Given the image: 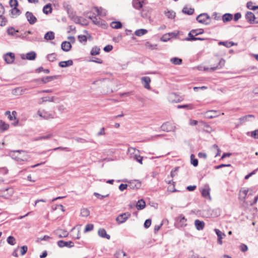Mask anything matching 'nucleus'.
Instances as JSON below:
<instances>
[{"label": "nucleus", "instance_id": "obj_28", "mask_svg": "<svg viewBox=\"0 0 258 258\" xmlns=\"http://www.w3.org/2000/svg\"><path fill=\"white\" fill-rule=\"evenodd\" d=\"M182 12L185 14L191 15L194 14L195 10L191 8L184 7L182 9Z\"/></svg>", "mask_w": 258, "mask_h": 258}, {"label": "nucleus", "instance_id": "obj_42", "mask_svg": "<svg viewBox=\"0 0 258 258\" xmlns=\"http://www.w3.org/2000/svg\"><path fill=\"white\" fill-rule=\"evenodd\" d=\"M17 32H18V31L16 30L13 27H10L7 29V33L9 35L14 36Z\"/></svg>", "mask_w": 258, "mask_h": 258}, {"label": "nucleus", "instance_id": "obj_54", "mask_svg": "<svg viewBox=\"0 0 258 258\" xmlns=\"http://www.w3.org/2000/svg\"><path fill=\"white\" fill-rule=\"evenodd\" d=\"M11 13L12 15H19L20 14V11L18 9H17V7L13 8L11 10Z\"/></svg>", "mask_w": 258, "mask_h": 258}, {"label": "nucleus", "instance_id": "obj_40", "mask_svg": "<svg viewBox=\"0 0 258 258\" xmlns=\"http://www.w3.org/2000/svg\"><path fill=\"white\" fill-rule=\"evenodd\" d=\"M90 215V211L88 209L83 208L81 210V215L84 217H87Z\"/></svg>", "mask_w": 258, "mask_h": 258}, {"label": "nucleus", "instance_id": "obj_12", "mask_svg": "<svg viewBox=\"0 0 258 258\" xmlns=\"http://www.w3.org/2000/svg\"><path fill=\"white\" fill-rule=\"evenodd\" d=\"M22 152L24 153V152H25V151H23V150L12 151L11 153H10V156H11V157L13 159H16V160H17L18 161H25V160H27V158L26 157H25L24 158H21L18 157V156H16L15 154L16 153H21Z\"/></svg>", "mask_w": 258, "mask_h": 258}, {"label": "nucleus", "instance_id": "obj_33", "mask_svg": "<svg viewBox=\"0 0 258 258\" xmlns=\"http://www.w3.org/2000/svg\"><path fill=\"white\" fill-rule=\"evenodd\" d=\"M36 54L34 51H31L26 54V58L28 60H34L36 58Z\"/></svg>", "mask_w": 258, "mask_h": 258}, {"label": "nucleus", "instance_id": "obj_36", "mask_svg": "<svg viewBox=\"0 0 258 258\" xmlns=\"http://www.w3.org/2000/svg\"><path fill=\"white\" fill-rule=\"evenodd\" d=\"M171 62L175 65H179L182 63V59L178 57H173L170 59Z\"/></svg>", "mask_w": 258, "mask_h": 258}, {"label": "nucleus", "instance_id": "obj_62", "mask_svg": "<svg viewBox=\"0 0 258 258\" xmlns=\"http://www.w3.org/2000/svg\"><path fill=\"white\" fill-rule=\"evenodd\" d=\"M230 166H231V165L230 164H220L219 165L215 166V169H220V168H223V167H230Z\"/></svg>", "mask_w": 258, "mask_h": 258}, {"label": "nucleus", "instance_id": "obj_27", "mask_svg": "<svg viewBox=\"0 0 258 258\" xmlns=\"http://www.w3.org/2000/svg\"><path fill=\"white\" fill-rule=\"evenodd\" d=\"M43 12L44 14L48 15L52 12L51 5L48 4L46 5L43 9Z\"/></svg>", "mask_w": 258, "mask_h": 258}, {"label": "nucleus", "instance_id": "obj_5", "mask_svg": "<svg viewBox=\"0 0 258 258\" xmlns=\"http://www.w3.org/2000/svg\"><path fill=\"white\" fill-rule=\"evenodd\" d=\"M131 216V213L126 212L119 215L116 218V221L120 224L125 222Z\"/></svg>", "mask_w": 258, "mask_h": 258}, {"label": "nucleus", "instance_id": "obj_22", "mask_svg": "<svg viewBox=\"0 0 258 258\" xmlns=\"http://www.w3.org/2000/svg\"><path fill=\"white\" fill-rule=\"evenodd\" d=\"M115 258H129V256L123 250H118L114 254Z\"/></svg>", "mask_w": 258, "mask_h": 258}, {"label": "nucleus", "instance_id": "obj_18", "mask_svg": "<svg viewBox=\"0 0 258 258\" xmlns=\"http://www.w3.org/2000/svg\"><path fill=\"white\" fill-rule=\"evenodd\" d=\"M205 186L207 187L202 190V195L205 198H209V199H211V197L210 195V188L208 185H206Z\"/></svg>", "mask_w": 258, "mask_h": 258}, {"label": "nucleus", "instance_id": "obj_29", "mask_svg": "<svg viewBox=\"0 0 258 258\" xmlns=\"http://www.w3.org/2000/svg\"><path fill=\"white\" fill-rule=\"evenodd\" d=\"M122 24L119 21L112 22L110 24V26L113 29H119L122 27Z\"/></svg>", "mask_w": 258, "mask_h": 258}, {"label": "nucleus", "instance_id": "obj_4", "mask_svg": "<svg viewBox=\"0 0 258 258\" xmlns=\"http://www.w3.org/2000/svg\"><path fill=\"white\" fill-rule=\"evenodd\" d=\"M196 20L200 23L209 25L210 24V17L208 14L202 13L197 16Z\"/></svg>", "mask_w": 258, "mask_h": 258}, {"label": "nucleus", "instance_id": "obj_55", "mask_svg": "<svg viewBox=\"0 0 258 258\" xmlns=\"http://www.w3.org/2000/svg\"><path fill=\"white\" fill-rule=\"evenodd\" d=\"M7 20L3 16L0 17V26H4L6 25Z\"/></svg>", "mask_w": 258, "mask_h": 258}, {"label": "nucleus", "instance_id": "obj_45", "mask_svg": "<svg viewBox=\"0 0 258 258\" xmlns=\"http://www.w3.org/2000/svg\"><path fill=\"white\" fill-rule=\"evenodd\" d=\"M100 53V48L98 47H93L91 51L92 55H98Z\"/></svg>", "mask_w": 258, "mask_h": 258}, {"label": "nucleus", "instance_id": "obj_24", "mask_svg": "<svg viewBox=\"0 0 258 258\" xmlns=\"http://www.w3.org/2000/svg\"><path fill=\"white\" fill-rule=\"evenodd\" d=\"M55 34L53 31H48L44 35V38L47 40H52L54 39Z\"/></svg>", "mask_w": 258, "mask_h": 258}, {"label": "nucleus", "instance_id": "obj_38", "mask_svg": "<svg viewBox=\"0 0 258 258\" xmlns=\"http://www.w3.org/2000/svg\"><path fill=\"white\" fill-rule=\"evenodd\" d=\"M246 134L248 136H250L254 139H258V130H254L251 132H248L246 133Z\"/></svg>", "mask_w": 258, "mask_h": 258}, {"label": "nucleus", "instance_id": "obj_7", "mask_svg": "<svg viewBox=\"0 0 258 258\" xmlns=\"http://www.w3.org/2000/svg\"><path fill=\"white\" fill-rule=\"evenodd\" d=\"M145 3L146 0H133L132 2L133 7L137 10L142 8Z\"/></svg>", "mask_w": 258, "mask_h": 258}, {"label": "nucleus", "instance_id": "obj_35", "mask_svg": "<svg viewBox=\"0 0 258 258\" xmlns=\"http://www.w3.org/2000/svg\"><path fill=\"white\" fill-rule=\"evenodd\" d=\"M147 33V30L146 29H140L137 30L135 32V34L137 36H141Z\"/></svg>", "mask_w": 258, "mask_h": 258}, {"label": "nucleus", "instance_id": "obj_64", "mask_svg": "<svg viewBox=\"0 0 258 258\" xmlns=\"http://www.w3.org/2000/svg\"><path fill=\"white\" fill-rule=\"evenodd\" d=\"M240 249L241 251L245 252L247 250L248 247L246 245L244 244H241L240 245Z\"/></svg>", "mask_w": 258, "mask_h": 258}, {"label": "nucleus", "instance_id": "obj_14", "mask_svg": "<svg viewBox=\"0 0 258 258\" xmlns=\"http://www.w3.org/2000/svg\"><path fill=\"white\" fill-rule=\"evenodd\" d=\"M128 186L131 189H139L141 186V182L138 180H133L130 182Z\"/></svg>", "mask_w": 258, "mask_h": 258}, {"label": "nucleus", "instance_id": "obj_44", "mask_svg": "<svg viewBox=\"0 0 258 258\" xmlns=\"http://www.w3.org/2000/svg\"><path fill=\"white\" fill-rule=\"evenodd\" d=\"M7 242L8 243L11 245H15V244L16 243V239L15 238L12 236H9L8 238H7Z\"/></svg>", "mask_w": 258, "mask_h": 258}, {"label": "nucleus", "instance_id": "obj_2", "mask_svg": "<svg viewBox=\"0 0 258 258\" xmlns=\"http://www.w3.org/2000/svg\"><path fill=\"white\" fill-rule=\"evenodd\" d=\"M17 114V112L16 111H13L11 113L10 111L8 110L5 112V115L7 116L10 120L13 121L12 124L14 126L19 123V119L16 117Z\"/></svg>", "mask_w": 258, "mask_h": 258}, {"label": "nucleus", "instance_id": "obj_56", "mask_svg": "<svg viewBox=\"0 0 258 258\" xmlns=\"http://www.w3.org/2000/svg\"><path fill=\"white\" fill-rule=\"evenodd\" d=\"M94 195L99 199H102L104 198L108 197L109 196V194H107L106 195H101L97 192H94Z\"/></svg>", "mask_w": 258, "mask_h": 258}, {"label": "nucleus", "instance_id": "obj_13", "mask_svg": "<svg viewBox=\"0 0 258 258\" xmlns=\"http://www.w3.org/2000/svg\"><path fill=\"white\" fill-rule=\"evenodd\" d=\"M4 59L7 63H12L15 60V55L12 52L7 53L4 55Z\"/></svg>", "mask_w": 258, "mask_h": 258}, {"label": "nucleus", "instance_id": "obj_52", "mask_svg": "<svg viewBox=\"0 0 258 258\" xmlns=\"http://www.w3.org/2000/svg\"><path fill=\"white\" fill-rule=\"evenodd\" d=\"M191 32H192L193 34H195V36H197L199 34H202L204 33V30L203 29H196V30H192Z\"/></svg>", "mask_w": 258, "mask_h": 258}, {"label": "nucleus", "instance_id": "obj_11", "mask_svg": "<svg viewBox=\"0 0 258 258\" xmlns=\"http://www.w3.org/2000/svg\"><path fill=\"white\" fill-rule=\"evenodd\" d=\"M141 80L145 88L148 90L150 89V83L151 81L149 77H142Z\"/></svg>", "mask_w": 258, "mask_h": 258}, {"label": "nucleus", "instance_id": "obj_47", "mask_svg": "<svg viewBox=\"0 0 258 258\" xmlns=\"http://www.w3.org/2000/svg\"><path fill=\"white\" fill-rule=\"evenodd\" d=\"M177 108H186L187 109H192L194 108L192 104L179 105Z\"/></svg>", "mask_w": 258, "mask_h": 258}, {"label": "nucleus", "instance_id": "obj_48", "mask_svg": "<svg viewBox=\"0 0 258 258\" xmlns=\"http://www.w3.org/2000/svg\"><path fill=\"white\" fill-rule=\"evenodd\" d=\"M191 31L188 33V37L186 38L185 39L187 41H195L197 40L196 37L192 34Z\"/></svg>", "mask_w": 258, "mask_h": 258}, {"label": "nucleus", "instance_id": "obj_19", "mask_svg": "<svg viewBox=\"0 0 258 258\" xmlns=\"http://www.w3.org/2000/svg\"><path fill=\"white\" fill-rule=\"evenodd\" d=\"M26 89H23L22 87H17L12 90V93L14 95H22Z\"/></svg>", "mask_w": 258, "mask_h": 258}, {"label": "nucleus", "instance_id": "obj_57", "mask_svg": "<svg viewBox=\"0 0 258 258\" xmlns=\"http://www.w3.org/2000/svg\"><path fill=\"white\" fill-rule=\"evenodd\" d=\"M60 231L61 232V233L58 235V236L59 238L66 237L68 236V232L67 231L63 230H60Z\"/></svg>", "mask_w": 258, "mask_h": 258}, {"label": "nucleus", "instance_id": "obj_58", "mask_svg": "<svg viewBox=\"0 0 258 258\" xmlns=\"http://www.w3.org/2000/svg\"><path fill=\"white\" fill-rule=\"evenodd\" d=\"M176 96L175 93H171L169 95V100L171 102H179L180 100L178 99L177 100H174L173 99L174 97H175Z\"/></svg>", "mask_w": 258, "mask_h": 258}, {"label": "nucleus", "instance_id": "obj_41", "mask_svg": "<svg viewBox=\"0 0 258 258\" xmlns=\"http://www.w3.org/2000/svg\"><path fill=\"white\" fill-rule=\"evenodd\" d=\"M240 195H244V196L243 197V199H245L246 196L248 197L250 195H251L250 193H249V190L245 189H240Z\"/></svg>", "mask_w": 258, "mask_h": 258}, {"label": "nucleus", "instance_id": "obj_10", "mask_svg": "<svg viewBox=\"0 0 258 258\" xmlns=\"http://www.w3.org/2000/svg\"><path fill=\"white\" fill-rule=\"evenodd\" d=\"M245 19L246 21L250 24H254V19H255V17L254 14L250 11H248L245 14Z\"/></svg>", "mask_w": 258, "mask_h": 258}, {"label": "nucleus", "instance_id": "obj_6", "mask_svg": "<svg viewBox=\"0 0 258 258\" xmlns=\"http://www.w3.org/2000/svg\"><path fill=\"white\" fill-rule=\"evenodd\" d=\"M176 223L175 224L177 227H183L186 225V219L185 217L182 215H180L176 218Z\"/></svg>", "mask_w": 258, "mask_h": 258}, {"label": "nucleus", "instance_id": "obj_15", "mask_svg": "<svg viewBox=\"0 0 258 258\" xmlns=\"http://www.w3.org/2000/svg\"><path fill=\"white\" fill-rule=\"evenodd\" d=\"M219 115V112L214 110H209L205 113V116L207 118H213L218 116Z\"/></svg>", "mask_w": 258, "mask_h": 258}, {"label": "nucleus", "instance_id": "obj_46", "mask_svg": "<svg viewBox=\"0 0 258 258\" xmlns=\"http://www.w3.org/2000/svg\"><path fill=\"white\" fill-rule=\"evenodd\" d=\"M10 127L9 124L6 123L2 120H0V129H8Z\"/></svg>", "mask_w": 258, "mask_h": 258}, {"label": "nucleus", "instance_id": "obj_16", "mask_svg": "<svg viewBox=\"0 0 258 258\" xmlns=\"http://www.w3.org/2000/svg\"><path fill=\"white\" fill-rule=\"evenodd\" d=\"M214 231L218 236L217 242L218 244L221 245L222 244V239L225 237L226 235L218 229H215Z\"/></svg>", "mask_w": 258, "mask_h": 258}, {"label": "nucleus", "instance_id": "obj_59", "mask_svg": "<svg viewBox=\"0 0 258 258\" xmlns=\"http://www.w3.org/2000/svg\"><path fill=\"white\" fill-rule=\"evenodd\" d=\"M151 224V220L150 219H148L146 220L144 222V226L145 228H148Z\"/></svg>", "mask_w": 258, "mask_h": 258}, {"label": "nucleus", "instance_id": "obj_23", "mask_svg": "<svg viewBox=\"0 0 258 258\" xmlns=\"http://www.w3.org/2000/svg\"><path fill=\"white\" fill-rule=\"evenodd\" d=\"M73 64V61L72 60L70 59L67 61H61L58 63V65L61 68H66L67 67L71 66Z\"/></svg>", "mask_w": 258, "mask_h": 258}, {"label": "nucleus", "instance_id": "obj_53", "mask_svg": "<svg viewBox=\"0 0 258 258\" xmlns=\"http://www.w3.org/2000/svg\"><path fill=\"white\" fill-rule=\"evenodd\" d=\"M78 39L80 42H86L87 40V36L84 35H79L78 36Z\"/></svg>", "mask_w": 258, "mask_h": 258}, {"label": "nucleus", "instance_id": "obj_26", "mask_svg": "<svg viewBox=\"0 0 258 258\" xmlns=\"http://www.w3.org/2000/svg\"><path fill=\"white\" fill-rule=\"evenodd\" d=\"M146 206V203L143 199H141L138 201L136 205V207L138 210H141L145 208Z\"/></svg>", "mask_w": 258, "mask_h": 258}, {"label": "nucleus", "instance_id": "obj_20", "mask_svg": "<svg viewBox=\"0 0 258 258\" xmlns=\"http://www.w3.org/2000/svg\"><path fill=\"white\" fill-rule=\"evenodd\" d=\"M195 225L196 229L199 231L202 230L205 227L204 222L198 219L195 220Z\"/></svg>", "mask_w": 258, "mask_h": 258}, {"label": "nucleus", "instance_id": "obj_21", "mask_svg": "<svg viewBox=\"0 0 258 258\" xmlns=\"http://www.w3.org/2000/svg\"><path fill=\"white\" fill-rule=\"evenodd\" d=\"M98 234L99 236L105 238L107 239H110V236L107 234L106 230L103 228H100L98 230Z\"/></svg>", "mask_w": 258, "mask_h": 258}, {"label": "nucleus", "instance_id": "obj_61", "mask_svg": "<svg viewBox=\"0 0 258 258\" xmlns=\"http://www.w3.org/2000/svg\"><path fill=\"white\" fill-rule=\"evenodd\" d=\"M53 79V77L52 76H47L45 78H43L42 79V81L44 83H46L51 81Z\"/></svg>", "mask_w": 258, "mask_h": 258}, {"label": "nucleus", "instance_id": "obj_51", "mask_svg": "<svg viewBox=\"0 0 258 258\" xmlns=\"http://www.w3.org/2000/svg\"><path fill=\"white\" fill-rule=\"evenodd\" d=\"M9 4L11 7L16 8L18 6V3L17 0H10Z\"/></svg>", "mask_w": 258, "mask_h": 258}, {"label": "nucleus", "instance_id": "obj_30", "mask_svg": "<svg viewBox=\"0 0 258 258\" xmlns=\"http://www.w3.org/2000/svg\"><path fill=\"white\" fill-rule=\"evenodd\" d=\"M219 45H224L225 46H226V47H230L234 45H235V44L232 42V41H220L218 43Z\"/></svg>", "mask_w": 258, "mask_h": 258}, {"label": "nucleus", "instance_id": "obj_43", "mask_svg": "<svg viewBox=\"0 0 258 258\" xmlns=\"http://www.w3.org/2000/svg\"><path fill=\"white\" fill-rule=\"evenodd\" d=\"M51 137H52V135L51 134H48V135H47L46 136H39L38 137H37V138L34 139V140L35 141H38V140H47V139H50Z\"/></svg>", "mask_w": 258, "mask_h": 258}, {"label": "nucleus", "instance_id": "obj_8", "mask_svg": "<svg viewBox=\"0 0 258 258\" xmlns=\"http://www.w3.org/2000/svg\"><path fill=\"white\" fill-rule=\"evenodd\" d=\"M57 244L59 247H67L71 248L74 246V243L72 241H65L62 240L57 241Z\"/></svg>", "mask_w": 258, "mask_h": 258}, {"label": "nucleus", "instance_id": "obj_32", "mask_svg": "<svg viewBox=\"0 0 258 258\" xmlns=\"http://www.w3.org/2000/svg\"><path fill=\"white\" fill-rule=\"evenodd\" d=\"M250 117L254 118V116L253 115L249 114V115H245L244 116H242V117L239 118V120L240 123L241 124H242V123L245 122L246 121H247L248 120V118H250Z\"/></svg>", "mask_w": 258, "mask_h": 258}, {"label": "nucleus", "instance_id": "obj_25", "mask_svg": "<svg viewBox=\"0 0 258 258\" xmlns=\"http://www.w3.org/2000/svg\"><path fill=\"white\" fill-rule=\"evenodd\" d=\"M233 19V15L230 13H226L223 15L222 17V21L224 23H227L231 21Z\"/></svg>", "mask_w": 258, "mask_h": 258}, {"label": "nucleus", "instance_id": "obj_17", "mask_svg": "<svg viewBox=\"0 0 258 258\" xmlns=\"http://www.w3.org/2000/svg\"><path fill=\"white\" fill-rule=\"evenodd\" d=\"M61 48L64 51L68 52L70 51L72 48L71 42L67 41L62 42L61 44Z\"/></svg>", "mask_w": 258, "mask_h": 258}, {"label": "nucleus", "instance_id": "obj_31", "mask_svg": "<svg viewBox=\"0 0 258 258\" xmlns=\"http://www.w3.org/2000/svg\"><path fill=\"white\" fill-rule=\"evenodd\" d=\"M42 101L44 102H55L57 100V98L54 96L51 97H43L41 98Z\"/></svg>", "mask_w": 258, "mask_h": 258}, {"label": "nucleus", "instance_id": "obj_50", "mask_svg": "<svg viewBox=\"0 0 258 258\" xmlns=\"http://www.w3.org/2000/svg\"><path fill=\"white\" fill-rule=\"evenodd\" d=\"M94 227V226L92 224H88L86 225L85 229H84V232H87L89 231H91L93 230Z\"/></svg>", "mask_w": 258, "mask_h": 258}, {"label": "nucleus", "instance_id": "obj_49", "mask_svg": "<svg viewBox=\"0 0 258 258\" xmlns=\"http://www.w3.org/2000/svg\"><path fill=\"white\" fill-rule=\"evenodd\" d=\"M247 8L251 10H255L256 8H258V6H253L252 3L251 2H248L246 4Z\"/></svg>", "mask_w": 258, "mask_h": 258}, {"label": "nucleus", "instance_id": "obj_39", "mask_svg": "<svg viewBox=\"0 0 258 258\" xmlns=\"http://www.w3.org/2000/svg\"><path fill=\"white\" fill-rule=\"evenodd\" d=\"M190 162L194 167H197L198 165V160L195 158L194 154L190 155Z\"/></svg>", "mask_w": 258, "mask_h": 258}, {"label": "nucleus", "instance_id": "obj_37", "mask_svg": "<svg viewBox=\"0 0 258 258\" xmlns=\"http://www.w3.org/2000/svg\"><path fill=\"white\" fill-rule=\"evenodd\" d=\"M57 54L55 53H52L47 55V59L51 62H53L56 59Z\"/></svg>", "mask_w": 258, "mask_h": 258}, {"label": "nucleus", "instance_id": "obj_60", "mask_svg": "<svg viewBox=\"0 0 258 258\" xmlns=\"http://www.w3.org/2000/svg\"><path fill=\"white\" fill-rule=\"evenodd\" d=\"M28 247L26 245H23L21 247V254L22 255H24L27 251Z\"/></svg>", "mask_w": 258, "mask_h": 258}, {"label": "nucleus", "instance_id": "obj_9", "mask_svg": "<svg viewBox=\"0 0 258 258\" xmlns=\"http://www.w3.org/2000/svg\"><path fill=\"white\" fill-rule=\"evenodd\" d=\"M25 16L27 19V21L31 25L35 24L37 21V18L31 12H27L25 14Z\"/></svg>", "mask_w": 258, "mask_h": 258}, {"label": "nucleus", "instance_id": "obj_34", "mask_svg": "<svg viewBox=\"0 0 258 258\" xmlns=\"http://www.w3.org/2000/svg\"><path fill=\"white\" fill-rule=\"evenodd\" d=\"M165 16L169 19H174L175 17V13L173 11H165Z\"/></svg>", "mask_w": 258, "mask_h": 258}, {"label": "nucleus", "instance_id": "obj_1", "mask_svg": "<svg viewBox=\"0 0 258 258\" xmlns=\"http://www.w3.org/2000/svg\"><path fill=\"white\" fill-rule=\"evenodd\" d=\"M37 114L42 119H50L56 118L57 115L54 111H47L42 108H40L37 112Z\"/></svg>", "mask_w": 258, "mask_h": 258}, {"label": "nucleus", "instance_id": "obj_63", "mask_svg": "<svg viewBox=\"0 0 258 258\" xmlns=\"http://www.w3.org/2000/svg\"><path fill=\"white\" fill-rule=\"evenodd\" d=\"M112 49L113 46L111 45H107L104 47L103 50L105 52H109L112 50Z\"/></svg>", "mask_w": 258, "mask_h": 258}, {"label": "nucleus", "instance_id": "obj_3", "mask_svg": "<svg viewBox=\"0 0 258 258\" xmlns=\"http://www.w3.org/2000/svg\"><path fill=\"white\" fill-rule=\"evenodd\" d=\"M217 60L218 61V63L216 66L212 67L210 68L204 67V71H209V70L210 71H214L217 70H219V69H222L224 67V66H225V62H226L225 60L223 58H218L217 59Z\"/></svg>", "mask_w": 258, "mask_h": 258}]
</instances>
